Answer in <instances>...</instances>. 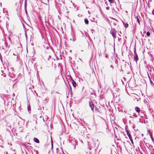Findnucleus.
I'll list each match as a JSON object with an SVG mask.
<instances>
[{
	"instance_id": "1",
	"label": "nucleus",
	"mask_w": 154,
	"mask_h": 154,
	"mask_svg": "<svg viewBox=\"0 0 154 154\" xmlns=\"http://www.w3.org/2000/svg\"><path fill=\"white\" fill-rule=\"evenodd\" d=\"M110 33L112 35L114 38H116V31L114 29H112L110 31Z\"/></svg>"
},
{
	"instance_id": "2",
	"label": "nucleus",
	"mask_w": 154,
	"mask_h": 154,
	"mask_svg": "<svg viewBox=\"0 0 154 154\" xmlns=\"http://www.w3.org/2000/svg\"><path fill=\"white\" fill-rule=\"evenodd\" d=\"M134 60L136 61V62H137V61L138 60V57L137 55L136 52V51H134Z\"/></svg>"
},
{
	"instance_id": "3",
	"label": "nucleus",
	"mask_w": 154,
	"mask_h": 154,
	"mask_svg": "<svg viewBox=\"0 0 154 154\" xmlns=\"http://www.w3.org/2000/svg\"><path fill=\"white\" fill-rule=\"evenodd\" d=\"M149 149L154 151V145H146Z\"/></svg>"
},
{
	"instance_id": "4",
	"label": "nucleus",
	"mask_w": 154,
	"mask_h": 154,
	"mask_svg": "<svg viewBox=\"0 0 154 154\" xmlns=\"http://www.w3.org/2000/svg\"><path fill=\"white\" fill-rule=\"evenodd\" d=\"M89 104L90 107L91 108L92 111H93L94 108V105L93 102H89Z\"/></svg>"
},
{
	"instance_id": "5",
	"label": "nucleus",
	"mask_w": 154,
	"mask_h": 154,
	"mask_svg": "<svg viewBox=\"0 0 154 154\" xmlns=\"http://www.w3.org/2000/svg\"><path fill=\"white\" fill-rule=\"evenodd\" d=\"M135 111L138 113V114H139L140 113V112L141 111L140 108L138 107H136L135 108Z\"/></svg>"
},
{
	"instance_id": "6",
	"label": "nucleus",
	"mask_w": 154,
	"mask_h": 154,
	"mask_svg": "<svg viewBox=\"0 0 154 154\" xmlns=\"http://www.w3.org/2000/svg\"><path fill=\"white\" fill-rule=\"evenodd\" d=\"M126 131L127 132V134L130 139H131V135L129 132V131L128 129H126Z\"/></svg>"
},
{
	"instance_id": "7",
	"label": "nucleus",
	"mask_w": 154,
	"mask_h": 154,
	"mask_svg": "<svg viewBox=\"0 0 154 154\" xmlns=\"http://www.w3.org/2000/svg\"><path fill=\"white\" fill-rule=\"evenodd\" d=\"M72 81L73 86L74 87H75L76 85V84L75 82L73 79H72Z\"/></svg>"
},
{
	"instance_id": "8",
	"label": "nucleus",
	"mask_w": 154,
	"mask_h": 154,
	"mask_svg": "<svg viewBox=\"0 0 154 154\" xmlns=\"http://www.w3.org/2000/svg\"><path fill=\"white\" fill-rule=\"evenodd\" d=\"M33 140L34 142L37 143H38L39 142L38 140L36 138H34L33 139Z\"/></svg>"
},
{
	"instance_id": "9",
	"label": "nucleus",
	"mask_w": 154,
	"mask_h": 154,
	"mask_svg": "<svg viewBox=\"0 0 154 154\" xmlns=\"http://www.w3.org/2000/svg\"><path fill=\"white\" fill-rule=\"evenodd\" d=\"M148 133L149 134V136H150L151 138L152 139V133H151L150 130H148Z\"/></svg>"
},
{
	"instance_id": "10",
	"label": "nucleus",
	"mask_w": 154,
	"mask_h": 154,
	"mask_svg": "<svg viewBox=\"0 0 154 154\" xmlns=\"http://www.w3.org/2000/svg\"><path fill=\"white\" fill-rule=\"evenodd\" d=\"M27 108L28 111L30 112V106L29 104H28Z\"/></svg>"
},
{
	"instance_id": "11",
	"label": "nucleus",
	"mask_w": 154,
	"mask_h": 154,
	"mask_svg": "<svg viewBox=\"0 0 154 154\" xmlns=\"http://www.w3.org/2000/svg\"><path fill=\"white\" fill-rule=\"evenodd\" d=\"M85 23L86 24H88V23H89V22H88V20L87 19H85Z\"/></svg>"
},
{
	"instance_id": "12",
	"label": "nucleus",
	"mask_w": 154,
	"mask_h": 154,
	"mask_svg": "<svg viewBox=\"0 0 154 154\" xmlns=\"http://www.w3.org/2000/svg\"><path fill=\"white\" fill-rule=\"evenodd\" d=\"M133 116L134 117L137 118V114L135 113H134Z\"/></svg>"
},
{
	"instance_id": "13",
	"label": "nucleus",
	"mask_w": 154,
	"mask_h": 154,
	"mask_svg": "<svg viewBox=\"0 0 154 154\" xmlns=\"http://www.w3.org/2000/svg\"><path fill=\"white\" fill-rule=\"evenodd\" d=\"M146 34L147 36H149L150 35V33L149 32H147Z\"/></svg>"
},
{
	"instance_id": "14",
	"label": "nucleus",
	"mask_w": 154,
	"mask_h": 154,
	"mask_svg": "<svg viewBox=\"0 0 154 154\" xmlns=\"http://www.w3.org/2000/svg\"><path fill=\"white\" fill-rule=\"evenodd\" d=\"M108 1L110 3H114V0H108Z\"/></svg>"
},
{
	"instance_id": "15",
	"label": "nucleus",
	"mask_w": 154,
	"mask_h": 154,
	"mask_svg": "<svg viewBox=\"0 0 154 154\" xmlns=\"http://www.w3.org/2000/svg\"><path fill=\"white\" fill-rule=\"evenodd\" d=\"M128 23H126L125 25V27L126 28L128 26Z\"/></svg>"
},
{
	"instance_id": "16",
	"label": "nucleus",
	"mask_w": 154,
	"mask_h": 154,
	"mask_svg": "<svg viewBox=\"0 0 154 154\" xmlns=\"http://www.w3.org/2000/svg\"><path fill=\"white\" fill-rule=\"evenodd\" d=\"M51 144H53V140H52L51 136Z\"/></svg>"
},
{
	"instance_id": "17",
	"label": "nucleus",
	"mask_w": 154,
	"mask_h": 154,
	"mask_svg": "<svg viewBox=\"0 0 154 154\" xmlns=\"http://www.w3.org/2000/svg\"><path fill=\"white\" fill-rule=\"evenodd\" d=\"M88 148L90 150H91V148L90 146H88Z\"/></svg>"
},
{
	"instance_id": "18",
	"label": "nucleus",
	"mask_w": 154,
	"mask_h": 154,
	"mask_svg": "<svg viewBox=\"0 0 154 154\" xmlns=\"http://www.w3.org/2000/svg\"><path fill=\"white\" fill-rule=\"evenodd\" d=\"M130 139V140H131V142L132 143V144H133V143H133V141L131 139H131Z\"/></svg>"
},
{
	"instance_id": "19",
	"label": "nucleus",
	"mask_w": 154,
	"mask_h": 154,
	"mask_svg": "<svg viewBox=\"0 0 154 154\" xmlns=\"http://www.w3.org/2000/svg\"><path fill=\"white\" fill-rule=\"evenodd\" d=\"M152 14L154 15V9L153 10L152 12Z\"/></svg>"
},
{
	"instance_id": "20",
	"label": "nucleus",
	"mask_w": 154,
	"mask_h": 154,
	"mask_svg": "<svg viewBox=\"0 0 154 154\" xmlns=\"http://www.w3.org/2000/svg\"><path fill=\"white\" fill-rule=\"evenodd\" d=\"M106 9L107 10H109V7H107L106 8Z\"/></svg>"
},
{
	"instance_id": "21",
	"label": "nucleus",
	"mask_w": 154,
	"mask_h": 154,
	"mask_svg": "<svg viewBox=\"0 0 154 154\" xmlns=\"http://www.w3.org/2000/svg\"><path fill=\"white\" fill-rule=\"evenodd\" d=\"M59 149L58 148H56V150L57 151V152H58Z\"/></svg>"
},
{
	"instance_id": "22",
	"label": "nucleus",
	"mask_w": 154,
	"mask_h": 154,
	"mask_svg": "<svg viewBox=\"0 0 154 154\" xmlns=\"http://www.w3.org/2000/svg\"><path fill=\"white\" fill-rule=\"evenodd\" d=\"M137 20L138 22V23H140V21H139V19H138V18H137Z\"/></svg>"
},
{
	"instance_id": "23",
	"label": "nucleus",
	"mask_w": 154,
	"mask_h": 154,
	"mask_svg": "<svg viewBox=\"0 0 154 154\" xmlns=\"http://www.w3.org/2000/svg\"><path fill=\"white\" fill-rule=\"evenodd\" d=\"M46 118H45V121H46L48 119V117L46 116Z\"/></svg>"
},
{
	"instance_id": "24",
	"label": "nucleus",
	"mask_w": 154,
	"mask_h": 154,
	"mask_svg": "<svg viewBox=\"0 0 154 154\" xmlns=\"http://www.w3.org/2000/svg\"><path fill=\"white\" fill-rule=\"evenodd\" d=\"M53 145H51V149H53Z\"/></svg>"
},
{
	"instance_id": "25",
	"label": "nucleus",
	"mask_w": 154,
	"mask_h": 154,
	"mask_svg": "<svg viewBox=\"0 0 154 154\" xmlns=\"http://www.w3.org/2000/svg\"><path fill=\"white\" fill-rule=\"evenodd\" d=\"M60 148H61V149L62 150V151L63 152V149H62V148L61 147Z\"/></svg>"
},
{
	"instance_id": "26",
	"label": "nucleus",
	"mask_w": 154,
	"mask_h": 154,
	"mask_svg": "<svg viewBox=\"0 0 154 154\" xmlns=\"http://www.w3.org/2000/svg\"><path fill=\"white\" fill-rule=\"evenodd\" d=\"M75 146H74V149H75Z\"/></svg>"
},
{
	"instance_id": "27",
	"label": "nucleus",
	"mask_w": 154,
	"mask_h": 154,
	"mask_svg": "<svg viewBox=\"0 0 154 154\" xmlns=\"http://www.w3.org/2000/svg\"><path fill=\"white\" fill-rule=\"evenodd\" d=\"M6 154H8L7 152H6Z\"/></svg>"
},
{
	"instance_id": "28",
	"label": "nucleus",
	"mask_w": 154,
	"mask_h": 154,
	"mask_svg": "<svg viewBox=\"0 0 154 154\" xmlns=\"http://www.w3.org/2000/svg\"><path fill=\"white\" fill-rule=\"evenodd\" d=\"M133 145V147H134V145Z\"/></svg>"
},
{
	"instance_id": "29",
	"label": "nucleus",
	"mask_w": 154,
	"mask_h": 154,
	"mask_svg": "<svg viewBox=\"0 0 154 154\" xmlns=\"http://www.w3.org/2000/svg\"><path fill=\"white\" fill-rule=\"evenodd\" d=\"M43 120H44V121H45V119H43Z\"/></svg>"
},
{
	"instance_id": "30",
	"label": "nucleus",
	"mask_w": 154,
	"mask_h": 154,
	"mask_svg": "<svg viewBox=\"0 0 154 154\" xmlns=\"http://www.w3.org/2000/svg\"><path fill=\"white\" fill-rule=\"evenodd\" d=\"M140 145V147H141V145Z\"/></svg>"
},
{
	"instance_id": "31",
	"label": "nucleus",
	"mask_w": 154,
	"mask_h": 154,
	"mask_svg": "<svg viewBox=\"0 0 154 154\" xmlns=\"http://www.w3.org/2000/svg\"><path fill=\"white\" fill-rule=\"evenodd\" d=\"M26 2V0L25 1V2Z\"/></svg>"
},
{
	"instance_id": "32",
	"label": "nucleus",
	"mask_w": 154,
	"mask_h": 154,
	"mask_svg": "<svg viewBox=\"0 0 154 154\" xmlns=\"http://www.w3.org/2000/svg\"><path fill=\"white\" fill-rule=\"evenodd\" d=\"M113 145V146H114V145Z\"/></svg>"
},
{
	"instance_id": "33",
	"label": "nucleus",
	"mask_w": 154,
	"mask_h": 154,
	"mask_svg": "<svg viewBox=\"0 0 154 154\" xmlns=\"http://www.w3.org/2000/svg\"><path fill=\"white\" fill-rule=\"evenodd\" d=\"M141 154H143L142 153H141Z\"/></svg>"
},
{
	"instance_id": "34",
	"label": "nucleus",
	"mask_w": 154,
	"mask_h": 154,
	"mask_svg": "<svg viewBox=\"0 0 154 154\" xmlns=\"http://www.w3.org/2000/svg\"><path fill=\"white\" fill-rule=\"evenodd\" d=\"M1 22V20H0V22Z\"/></svg>"
}]
</instances>
